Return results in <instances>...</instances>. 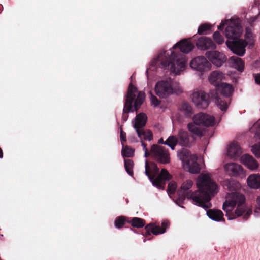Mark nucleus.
I'll use <instances>...</instances> for the list:
<instances>
[{"instance_id":"obj_31","label":"nucleus","mask_w":260,"mask_h":260,"mask_svg":"<svg viewBox=\"0 0 260 260\" xmlns=\"http://www.w3.org/2000/svg\"><path fill=\"white\" fill-rule=\"evenodd\" d=\"M164 144L168 145L172 150H174L176 145L178 144V140L176 135H172L169 136L165 142Z\"/></svg>"},{"instance_id":"obj_19","label":"nucleus","mask_w":260,"mask_h":260,"mask_svg":"<svg viewBox=\"0 0 260 260\" xmlns=\"http://www.w3.org/2000/svg\"><path fill=\"white\" fill-rule=\"evenodd\" d=\"M224 168L229 175L232 176H240L244 173L242 167L235 162L226 164L224 166Z\"/></svg>"},{"instance_id":"obj_46","label":"nucleus","mask_w":260,"mask_h":260,"mask_svg":"<svg viewBox=\"0 0 260 260\" xmlns=\"http://www.w3.org/2000/svg\"><path fill=\"white\" fill-rule=\"evenodd\" d=\"M224 26L225 24L222 22L221 24L218 26V29L220 30H222L223 29Z\"/></svg>"},{"instance_id":"obj_50","label":"nucleus","mask_w":260,"mask_h":260,"mask_svg":"<svg viewBox=\"0 0 260 260\" xmlns=\"http://www.w3.org/2000/svg\"><path fill=\"white\" fill-rule=\"evenodd\" d=\"M3 8V6L0 4V13L2 11Z\"/></svg>"},{"instance_id":"obj_16","label":"nucleus","mask_w":260,"mask_h":260,"mask_svg":"<svg viewBox=\"0 0 260 260\" xmlns=\"http://www.w3.org/2000/svg\"><path fill=\"white\" fill-rule=\"evenodd\" d=\"M205 55L206 57L217 67L221 66L226 60L224 54L216 50L207 51Z\"/></svg>"},{"instance_id":"obj_22","label":"nucleus","mask_w":260,"mask_h":260,"mask_svg":"<svg viewBox=\"0 0 260 260\" xmlns=\"http://www.w3.org/2000/svg\"><path fill=\"white\" fill-rule=\"evenodd\" d=\"M242 162L251 170H254L258 168L257 161L251 155L246 154L241 157Z\"/></svg>"},{"instance_id":"obj_42","label":"nucleus","mask_w":260,"mask_h":260,"mask_svg":"<svg viewBox=\"0 0 260 260\" xmlns=\"http://www.w3.org/2000/svg\"><path fill=\"white\" fill-rule=\"evenodd\" d=\"M254 126L256 128L255 136L260 140V123L255 124Z\"/></svg>"},{"instance_id":"obj_34","label":"nucleus","mask_w":260,"mask_h":260,"mask_svg":"<svg viewBox=\"0 0 260 260\" xmlns=\"http://www.w3.org/2000/svg\"><path fill=\"white\" fill-rule=\"evenodd\" d=\"M190 156L189 151L187 149H182L180 152H178V156L182 161L190 160L191 158H189Z\"/></svg>"},{"instance_id":"obj_39","label":"nucleus","mask_w":260,"mask_h":260,"mask_svg":"<svg viewBox=\"0 0 260 260\" xmlns=\"http://www.w3.org/2000/svg\"><path fill=\"white\" fill-rule=\"evenodd\" d=\"M150 101L151 104L154 107H157L160 104V101L152 93L151 94Z\"/></svg>"},{"instance_id":"obj_24","label":"nucleus","mask_w":260,"mask_h":260,"mask_svg":"<svg viewBox=\"0 0 260 260\" xmlns=\"http://www.w3.org/2000/svg\"><path fill=\"white\" fill-rule=\"evenodd\" d=\"M223 77V74L219 71H215L212 72L209 77V81L211 84L217 87L218 85L220 84L221 81Z\"/></svg>"},{"instance_id":"obj_10","label":"nucleus","mask_w":260,"mask_h":260,"mask_svg":"<svg viewBox=\"0 0 260 260\" xmlns=\"http://www.w3.org/2000/svg\"><path fill=\"white\" fill-rule=\"evenodd\" d=\"M210 93L207 94L204 91L200 90L194 91L191 95L192 102L200 109H206L209 104Z\"/></svg>"},{"instance_id":"obj_9","label":"nucleus","mask_w":260,"mask_h":260,"mask_svg":"<svg viewBox=\"0 0 260 260\" xmlns=\"http://www.w3.org/2000/svg\"><path fill=\"white\" fill-rule=\"evenodd\" d=\"M170 222L169 221L164 220L161 223V226L156 225L154 223H150L145 227V231L142 233L143 235L150 240L151 238H148L152 233L153 235H157L166 232V229L169 228Z\"/></svg>"},{"instance_id":"obj_44","label":"nucleus","mask_w":260,"mask_h":260,"mask_svg":"<svg viewBox=\"0 0 260 260\" xmlns=\"http://www.w3.org/2000/svg\"><path fill=\"white\" fill-rule=\"evenodd\" d=\"M252 33L250 32H248L247 31H246V33L245 34V38L246 39H250V38L252 37Z\"/></svg>"},{"instance_id":"obj_8","label":"nucleus","mask_w":260,"mask_h":260,"mask_svg":"<svg viewBox=\"0 0 260 260\" xmlns=\"http://www.w3.org/2000/svg\"><path fill=\"white\" fill-rule=\"evenodd\" d=\"M146 115L141 113L136 117L134 128L141 140L150 141L153 139V134L150 130H144V127L146 125Z\"/></svg>"},{"instance_id":"obj_12","label":"nucleus","mask_w":260,"mask_h":260,"mask_svg":"<svg viewBox=\"0 0 260 260\" xmlns=\"http://www.w3.org/2000/svg\"><path fill=\"white\" fill-rule=\"evenodd\" d=\"M155 91L159 98H166L173 93V89L170 82L161 80L156 84Z\"/></svg>"},{"instance_id":"obj_32","label":"nucleus","mask_w":260,"mask_h":260,"mask_svg":"<svg viewBox=\"0 0 260 260\" xmlns=\"http://www.w3.org/2000/svg\"><path fill=\"white\" fill-rule=\"evenodd\" d=\"M211 25L207 23L201 24L198 28V33L199 35H207L211 32Z\"/></svg>"},{"instance_id":"obj_30","label":"nucleus","mask_w":260,"mask_h":260,"mask_svg":"<svg viewBox=\"0 0 260 260\" xmlns=\"http://www.w3.org/2000/svg\"><path fill=\"white\" fill-rule=\"evenodd\" d=\"M127 221H128V218L123 216H118L115 220V226L117 229H121L125 225L126 222L127 223Z\"/></svg>"},{"instance_id":"obj_15","label":"nucleus","mask_w":260,"mask_h":260,"mask_svg":"<svg viewBox=\"0 0 260 260\" xmlns=\"http://www.w3.org/2000/svg\"><path fill=\"white\" fill-rule=\"evenodd\" d=\"M191 68L201 72L209 70L211 63L204 56H198L194 58L190 63Z\"/></svg>"},{"instance_id":"obj_37","label":"nucleus","mask_w":260,"mask_h":260,"mask_svg":"<svg viewBox=\"0 0 260 260\" xmlns=\"http://www.w3.org/2000/svg\"><path fill=\"white\" fill-rule=\"evenodd\" d=\"M251 150L256 157H260V143L253 146Z\"/></svg>"},{"instance_id":"obj_4","label":"nucleus","mask_w":260,"mask_h":260,"mask_svg":"<svg viewBox=\"0 0 260 260\" xmlns=\"http://www.w3.org/2000/svg\"><path fill=\"white\" fill-rule=\"evenodd\" d=\"M145 99V93L139 91L137 88L131 83L129 85L124 104L122 120L124 123L128 118V113L138 110L143 104Z\"/></svg>"},{"instance_id":"obj_14","label":"nucleus","mask_w":260,"mask_h":260,"mask_svg":"<svg viewBox=\"0 0 260 260\" xmlns=\"http://www.w3.org/2000/svg\"><path fill=\"white\" fill-rule=\"evenodd\" d=\"M178 144L186 147H190L195 140L194 136L190 135L187 131L180 129L176 135Z\"/></svg>"},{"instance_id":"obj_38","label":"nucleus","mask_w":260,"mask_h":260,"mask_svg":"<svg viewBox=\"0 0 260 260\" xmlns=\"http://www.w3.org/2000/svg\"><path fill=\"white\" fill-rule=\"evenodd\" d=\"M177 185L175 182H170L168 185L167 191L170 194H174L176 191Z\"/></svg>"},{"instance_id":"obj_49","label":"nucleus","mask_w":260,"mask_h":260,"mask_svg":"<svg viewBox=\"0 0 260 260\" xmlns=\"http://www.w3.org/2000/svg\"><path fill=\"white\" fill-rule=\"evenodd\" d=\"M158 143L159 144H164L165 142L164 141V140L162 138H161L159 140H158Z\"/></svg>"},{"instance_id":"obj_11","label":"nucleus","mask_w":260,"mask_h":260,"mask_svg":"<svg viewBox=\"0 0 260 260\" xmlns=\"http://www.w3.org/2000/svg\"><path fill=\"white\" fill-rule=\"evenodd\" d=\"M226 44L234 54L243 56L245 53V47L247 45V42L244 40L238 39L232 41H227Z\"/></svg>"},{"instance_id":"obj_21","label":"nucleus","mask_w":260,"mask_h":260,"mask_svg":"<svg viewBox=\"0 0 260 260\" xmlns=\"http://www.w3.org/2000/svg\"><path fill=\"white\" fill-rule=\"evenodd\" d=\"M242 150L237 142H233L231 143L228 148V155L233 159L238 158L242 154Z\"/></svg>"},{"instance_id":"obj_13","label":"nucleus","mask_w":260,"mask_h":260,"mask_svg":"<svg viewBox=\"0 0 260 260\" xmlns=\"http://www.w3.org/2000/svg\"><path fill=\"white\" fill-rule=\"evenodd\" d=\"M151 152L158 162L161 164H168L170 162L169 153L162 147L154 144L151 146Z\"/></svg>"},{"instance_id":"obj_36","label":"nucleus","mask_w":260,"mask_h":260,"mask_svg":"<svg viewBox=\"0 0 260 260\" xmlns=\"http://www.w3.org/2000/svg\"><path fill=\"white\" fill-rule=\"evenodd\" d=\"M213 37L214 40L219 45L223 44L224 41L223 37L218 31L213 34Z\"/></svg>"},{"instance_id":"obj_29","label":"nucleus","mask_w":260,"mask_h":260,"mask_svg":"<svg viewBox=\"0 0 260 260\" xmlns=\"http://www.w3.org/2000/svg\"><path fill=\"white\" fill-rule=\"evenodd\" d=\"M131 223L132 226L137 228H141L145 226L146 221L144 219L139 217H133L131 220L127 221Z\"/></svg>"},{"instance_id":"obj_2","label":"nucleus","mask_w":260,"mask_h":260,"mask_svg":"<svg viewBox=\"0 0 260 260\" xmlns=\"http://www.w3.org/2000/svg\"><path fill=\"white\" fill-rule=\"evenodd\" d=\"M223 185L225 189L232 192L222 205V209L225 212L228 219L232 220L242 216L244 220H247L252 214V207L246 204L245 196L236 191L240 187V184L226 180Z\"/></svg>"},{"instance_id":"obj_25","label":"nucleus","mask_w":260,"mask_h":260,"mask_svg":"<svg viewBox=\"0 0 260 260\" xmlns=\"http://www.w3.org/2000/svg\"><path fill=\"white\" fill-rule=\"evenodd\" d=\"M247 182L248 185L251 188L258 189L260 188V175H250L248 176Z\"/></svg>"},{"instance_id":"obj_43","label":"nucleus","mask_w":260,"mask_h":260,"mask_svg":"<svg viewBox=\"0 0 260 260\" xmlns=\"http://www.w3.org/2000/svg\"><path fill=\"white\" fill-rule=\"evenodd\" d=\"M255 81L257 84H260V73L254 75Z\"/></svg>"},{"instance_id":"obj_27","label":"nucleus","mask_w":260,"mask_h":260,"mask_svg":"<svg viewBox=\"0 0 260 260\" xmlns=\"http://www.w3.org/2000/svg\"><path fill=\"white\" fill-rule=\"evenodd\" d=\"M230 60L233 66L240 72H242L244 68V62L240 58L237 56H232Z\"/></svg>"},{"instance_id":"obj_3","label":"nucleus","mask_w":260,"mask_h":260,"mask_svg":"<svg viewBox=\"0 0 260 260\" xmlns=\"http://www.w3.org/2000/svg\"><path fill=\"white\" fill-rule=\"evenodd\" d=\"M187 59L185 55L170 49L159 53L154 60L155 65L161 66L165 69L170 68L171 72L179 74L185 69Z\"/></svg>"},{"instance_id":"obj_40","label":"nucleus","mask_w":260,"mask_h":260,"mask_svg":"<svg viewBox=\"0 0 260 260\" xmlns=\"http://www.w3.org/2000/svg\"><path fill=\"white\" fill-rule=\"evenodd\" d=\"M120 137L121 143L122 145H123V143L126 141V133L122 130V126L120 127Z\"/></svg>"},{"instance_id":"obj_5","label":"nucleus","mask_w":260,"mask_h":260,"mask_svg":"<svg viewBox=\"0 0 260 260\" xmlns=\"http://www.w3.org/2000/svg\"><path fill=\"white\" fill-rule=\"evenodd\" d=\"M145 174L152 182V185L158 189L163 188L166 181L171 179L172 176L166 169H161L159 173V168L155 162L150 165L147 160L145 162Z\"/></svg>"},{"instance_id":"obj_1","label":"nucleus","mask_w":260,"mask_h":260,"mask_svg":"<svg viewBox=\"0 0 260 260\" xmlns=\"http://www.w3.org/2000/svg\"><path fill=\"white\" fill-rule=\"evenodd\" d=\"M193 184L191 180L184 182L178 191L177 201L183 203L185 198L192 199L196 205L204 209H208L212 206L210 202L211 197L216 194L218 191L217 184L211 179L208 174H201L197 180L198 190L192 192L188 191Z\"/></svg>"},{"instance_id":"obj_17","label":"nucleus","mask_w":260,"mask_h":260,"mask_svg":"<svg viewBox=\"0 0 260 260\" xmlns=\"http://www.w3.org/2000/svg\"><path fill=\"white\" fill-rule=\"evenodd\" d=\"M242 32V28L240 24L234 23L226 27L225 35L228 39L234 40L240 38Z\"/></svg>"},{"instance_id":"obj_48","label":"nucleus","mask_w":260,"mask_h":260,"mask_svg":"<svg viewBox=\"0 0 260 260\" xmlns=\"http://www.w3.org/2000/svg\"><path fill=\"white\" fill-rule=\"evenodd\" d=\"M3 157V152L1 148L0 147V158H2Z\"/></svg>"},{"instance_id":"obj_7","label":"nucleus","mask_w":260,"mask_h":260,"mask_svg":"<svg viewBox=\"0 0 260 260\" xmlns=\"http://www.w3.org/2000/svg\"><path fill=\"white\" fill-rule=\"evenodd\" d=\"M215 120V118L213 116L200 113L194 115L193 123H189L187 124V128L192 134V135L201 137L203 136V133L198 125L206 127L212 126L214 125Z\"/></svg>"},{"instance_id":"obj_26","label":"nucleus","mask_w":260,"mask_h":260,"mask_svg":"<svg viewBox=\"0 0 260 260\" xmlns=\"http://www.w3.org/2000/svg\"><path fill=\"white\" fill-rule=\"evenodd\" d=\"M180 110L187 117H190L193 114V110L191 105L186 101L183 102L180 106Z\"/></svg>"},{"instance_id":"obj_41","label":"nucleus","mask_w":260,"mask_h":260,"mask_svg":"<svg viewBox=\"0 0 260 260\" xmlns=\"http://www.w3.org/2000/svg\"><path fill=\"white\" fill-rule=\"evenodd\" d=\"M254 211L256 213H260V196H258L256 199V205Z\"/></svg>"},{"instance_id":"obj_6","label":"nucleus","mask_w":260,"mask_h":260,"mask_svg":"<svg viewBox=\"0 0 260 260\" xmlns=\"http://www.w3.org/2000/svg\"><path fill=\"white\" fill-rule=\"evenodd\" d=\"M233 90L231 85L225 83H220L216 87L215 90H210V96L215 100L217 106L222 111H226L228 105L225 98L230 97Z\"/></svg>"},{"instance_id":"obj_20","label":"nucleus","mask_w":260,"mask_h":260,"mask_svg":"<svg viewBox=\"0 0 260 260\" xmlns=\"http://www.w3.org/2000/svg\"><path fill=\"white\" fill-rule=\"evenodd\" d=\"M194 46L193 43L187 39H183L175 44L172 49L178 48L181 52L188 53L192 50Z\"/></svg>"},{"instance_id":"obj_45","label":"nucleus","mask_w":260,"mask_h":260,"mask_svg":"<svg viewBox=\"0 0 260 260\" xmlns=\"http://www.w3.org/2000/svg\"><path fill=\"white\" fill-rule=\"evenodd\" d=\"M141 142L142 146L143 147V149L144 150H148L147 148V144L143 141V140H141Z\"/></svg>"},{"instance_id":"obj_47","label":"nucleus","mask_w":260,"mask_h":260,"mask_svg":"<svg viewBox=\"0 0 260 260\" xmlns=\"http://www.w3.org/2000/svg\"><path fill=\"white\" fill-rule=\"evenodd\" d=\"M149 155V153L148 150H145V156L146 157H147Z\"/></svg>"},{"instance_id":"obj_23","label":"nucleus","mask_w":260,"mask_h":260,"mask_svg":"<svg viewBox=\"0 0 260 260\" xmlns=\"http://www.w3.org/2000/svg\"><path fill=\"white\" fill-rule=\"evenodd\" d=\"M207 215L213 220L218 222L225 221L223 218V213L220 210L216 209H209L207 211Z\"/></svg>"},{"instance_id":"obj_33","label":"nucleus","mask_w":260,"mask_h":260,"mask_svg":"<svg viewBox=\"0 0 260 260\" xmlns=\"http://www.w3.org/2000/svg\"><path fill=\"white\" fill-rule=\"evenodd\" d=\"M134 163V161L129 159H124V167L126 172L131 176H133V167Z\"/></svg>"},{"instance_id":"obj_28","label":"nucleus","mask_w":260,"mask_h":260,"mask_svg":"<svg viewBox=\"0 0 260 260\" xmlns=\"http://www.w3.org/2000/svg\"><path fill=\"white\" fill-rule=\"evenodd\" d=\"M188 167L189 171L192 174H198L200 173L201 168L200 165L192 158L188 161L186 164Z\"/></svg>"},{"instance_id":"obj_18","label":"nucleus","mask_w":260,"mask_h":260,"mask_svg":"<svg viewBox=\"0 0 260 260\" xmlns=\"http://www.w3.org/2000/svg\"><path fill=\"white\" fill-rule=\"evenodd\" d=\"M197 48L201 50H207L209 49H215L216 45L212 39L207 37H201L196 42Z\"/></svg>"},{"instance_id":"obj_35","label":"nucleus","mask_w":260,"mask_h":260,"mask_svg":"<svg viewBox=\"0 0 260 260\" xmlns=\"http://www.w3.org/2000/svg\"><path fill=\"white\" fill-rule=\"evenodd\" d=\"M121 153L123 157H131L134 155V149L126 145L122 148Z\"/></svg>"}]
</instances>
